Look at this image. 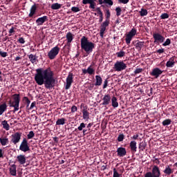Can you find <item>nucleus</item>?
Here are the masks:
<instances>
[{
  "label": "nucleus",
  "instance_id": "f257e3e1",
  "mask_svg": "<svg viewBox=\"0 0 177 177\" xmlns=\"http://www.w3.org/2000/svg\"><path fill=\"white\" fill-rule=\"evenodd\" d=\"M54 75L55 73L50 67L46 69L39 68L36 69L35 81L37 85H44L46 89H52L56 84V79H55Z\"/></svg>",
  "mask_w": 177,
  "mask_h": 177
},
{
  "label": "nucleus",
  "instance_id": "f03ea898",
  "mask_svg": "<svg viewBox=\"0 0 177 177\" xmlns=\"http://www.w3.org/2000/svg\"><path fill=\"white\" fill-rule=\"evenodd\" d=\"M82 50H84L86 52V55H91L92 52H93V49H95V44L92 41H89L88 37L83 36L80 40Z\"/></svg>",
  "mask_w": 177,
  "mask_h": 177
},
{
  "label": "nucleus",
  "instance_id": "7ed1b4c3",
  "mask_svg": "<svg viewBox=\"0 0 177 177\" xmlns=\"http://www.w3.org/2000/svg\"><path fill=\"white\" fill-rule=\"evenodd\" d=\"M12 100H10L8 104L10 107H14V113L19 111V106H20V94H13L12 95Z\"/></svg>",
  "mask_w": 177,
  "mask_h": 177
},
{
  "label": "nucleus",
  "instance_id": "20e7f679",
  "mask_svg": "<svg viewBox=\"0 0 177 177\" xmlns=\"http://www.w3.org/2000/svg\"><path fill=\"white\" fill-rule=\"evenodd\" d=\"M161 171L160 167L157 165H154L152 167L151 171H148L145 174V177H160Z\"/></svg>",
  "mask_w": 177,
  "mask_h": 177
},
{
  "label": "nucleus",
  "instance_id": "39448f33",
  "mask_svg": "<svg viewBox=\"0 0 177 177\" xmlns=\"http://www.w3.org/2000/svg\"><path fill=\"white\" fill-rule=\"evenodd\" d=\"M59 52H60V48L59 46H56L51 48V50L48 53V57L50 60H53L56 59V56L59 55Z\"/></svg>",
  "mask_w": 177,
  "mask_h": 177
},
{
  "label": "nucleus",
  "instance_id": "423d86ee",
  "mask_svg": "<svg viewBox=\"0 0 177 177\" xmlns=\"http://www.w3.org/2000/svg\"><path fill=\"white\" fill-rule=\"evenodd\" d=\"M19 150L23 151L24 153H27V151H30V144H28V141L27 138H24L19 146Z\"/></svg>",
  "mask_w": 177,
  "mask_h": 177
},
{
  "label": "nucleus",
  "instance_id": "0eeeda50",
  "mask_svg": "<svg viewBox=\"0 0 177 177\" xmlns=\"http://www.w3.org/2000/svg\"><path fill=\"white\" fill-rule=\"evenodd\" d=\"M115 71H123L127 68V64H124V61H117L113 67Z\"/></svg>",
  "mask_w": 177,
  "mask_h": 177
},
{
  "label": "nucleus",
  "instance_id": "6e6552de",
  "mask_svg": "<svg viewBox=\"0 0 177 177\" xmlns=\"http://www.w3.org/2000/svg\"><path fill=\"white\" fill-rule=\"evenodd\" d=\"M153 38L154 39L153 44H157V45H160V44H162L165 41V37L160 33H153Z\"/></svg>",
  "mask_w": 177,
  "mask_h": 177
},
{
  "label": "nucleus",
  "instance_id": "1a4fd4ad",
  "mask_svg": "<svg viewBox=\"0 0 177 177\" xmlns=\"http://www.w3.org/2000/svg\"><path fill=\"white\" fill-rule=\"evenodd\" d=\"M11 143L13 145H17L21 139V132H16L11 135Z\"/></svg>",
  "mask_w": 177,
  "mask_h": 177
},
{
  "label": "nucleus",
  "instance_id": "9d476101",
  "mask_svg": "<svg viewBox=\"0 0 177 177\" xmlns=\"http://www.w3.org/2000/svg\"><path fill=\"white\" fill-rule=\"evenodd\" d=\"M73 75H74L72 73H69L68 75L67 76L66 80V84L65 86L66 91H68V89L71 88V85H72L73 82H74Z\"/></svg>",
  "mask_w": 177,
  "mask_h": 177
},
{
  "label": "nucleus",
  "instance_id": "9b49d317",
  "mask_svg": "<svg viewBox=\"0 0 177 177\" xmlns=\"http://www.w3.org/2000/svg\"><path fill=\"white\" fill-rule=\"evenodd\" d=\"M110 21L105 20L100 26V35L101 38L104 37V32L106 31V27H109Z\"/></svg>",
  "mask_w": 177,
  "mask_h": 177
},
{
  "label": "nucleus",
  "instance_id": "f8f14e48",
  "mask_svg": "<svg viewBox=\"0 0 177 177\" xmlns=\"http://www.w3.org/2000/svg\"><path fill=\"white\" fill-rule=\"evenodd\" d=\"M164 73V71L160 69V68H154L150 73V75L154 78H158Z\"/></svg>",
  "mask_w": 177,
  "mask_h": 177
},
{
  "label": "nucleus",
  "instance_id": "ddd939ff",
  "mask_svg": "<svg viewBox=\"0 0 177 177\" xmlns=\"http://www.w3.org/2000/svg\"><path fill=\"white\" fill-rule=\"evenodd\" d=\"M101 99L102 100V106H109L111 103V96L109 94H105L101 97Z\"/></svg>",
  "mask_w": 177,
  "mask_h": 177
},
{
  "label": "nucleus",
  "instance_id": "4468645a",
  "mask_svg": "<svg viewBox=\"0 0 177 177\" xmlns=\"http://www.w3.org/2000/svg\"><path fill=\"white\" fill-rule=\"evenodd\" d=\"M84 106L82 111V113L83 114V120H86V121H88V120H89V112L88 111V106H85L84 104H82L81 106Z\"/></svg>",
  "mask_w": 177,
  "mask_h": 177
},
{
  "label": "nucleus",
  "instance_id": "2eb2a0df",
  "mask_svg": "<svg viewBox=\"0 0 177 177\" xmlns=\"http://www.w3.org/2000/svg\"><path fill=\"white\" fill-rule=\"evenodd\" d=\"M96 1L95 0H82V3L84 5H88L89 3V9H95V6H96Z\"/></svg>",
  "mask_w": 177,
  "mask_h": 177
},
{
  "label": "nucleus",
  "instance_id": "dca6fc26",
  "mask_svg": "<svg viewBox=\"0 0 177 177\" xmlns=\"http://www.w3.org/2000/svg\"><path fill=\"white\" fill-rule=\"evenodd\" d=\"M116 151L119 157H125L127 156V149L124 147L118 148Z\"/></svg>",
  "mask_w": 177,
  "mask_h": 177
},
{
  "label": "nucleus",
  "instance_id": "f3484780",
  "mask_svg": "<svg viewBox=\"0 0 177 177\" xmlns=\"http://www.w3.org/2000/svg\"><path fill=\"white\" fill-rule=\"evenodd\" d=\"M175 56L171 57L169 61L167 62L166 63V67H167V68H172V67H174V66H175Z\"/></svg>",
  "mask_w": 177,
  "mask_h": 177
},
{
  "label": "nucleus",
  "instance_id": "a211bd4d",
  "mask_svg": "<svg viewBox=\"0 0 177 177\" xmlns=\"http://www.w3.org/2000/svg\"><path fill=\"white\" fill-rule=\"evenodd\" d=\"M137 143L136 141L132 140L129 143V147L131 149V151L132 153H136L138 151V147L136 146Z\"/></svg>",
  "mask_w": 177,
  "mask_h": 177
},
{
  "label": "nucleus",
  "instance_id": "6ab92c4d",
  "mask_svg": "<svg viewBox=\"0 0 177 177\" xmlns=\"http://www.w3.org/2000/svg\"><path fill=\"white\" fill-rule=\"evenodd\" d=\"M45 21H48V17L47 16H44L38 18L36 20V24L37 26H42Z\"/></svg>",
  "mask_w": 177,
  "mask_h": 177
},
{
  "label": "nucleus",
  "instance_id": "aec40b11",
  "mask_svg": "<svg viewBox=\"0 0 177 177\" xmlns=\"http://www.w3.org/2000/svg\"><path fill=\"white\" fill-rule=\"evenodd\" d=\"M26 160L27 159L26 158V156L24 155L21 154L17 156V161H18L21 165H24Z\"/></svg>",
  "mask_w": 177,
  "mask_h": 177
},
{
  "label": "nucleus",
  "instance_id": "412c9836",
  "mask_svg": "<svg viewBox=\"0 0 177 177\" xmlns=\"http://www.w3.org/2000/svg\"><path fill=\"white\" fill-rule=\"evenodd\" d=\"M28 57L30 60V62L32 63V64H37V62H38V57H37V55H28Z\"/></svg>",
  "mask_w": 177,
  "mask_h": 177
},
{
  "label": "nucleus",
  "instance_id": "4be33fe9",
  "mask_svg": "<svg viewBox=\"0 0 177 177\" xmlns=\"http://www.w3.org/2000/svg\"><path fill=\"white\" fill-rule=\"evenodd\" d=\"M83 74H89L90 75H92L95 73V70L92 68V66L88 67L87 69H82Z\"/></svg>",
  "mask_w": 177,
  "mask_h": 177
},
{
  "label": "nucleus",
  "instance_id": "5701e85b",
  "mask_svg": "<svg viewBox=\"0 0 177 177\" xmlns=\"http://www.w3.org/2000/svg\"><path fill=\"white\" fill-rule=\"evenodd\" d=\"M35 13H37V4H34L31 6L28 17H34Z\"/></svg>",
  "mask_w": 177,
  "mask_h": 177
},
{
  "label": "nucleus",
  "instance_id": "b1692460",
  "mask_svg": "<svg viewBox=\"0 0 177 177\" xmlns=\"http://www.w3.org/2000/svg\"><path fill=\"white\" fill-rule=\"evenodd\" d=\"M98 2L100 5H103V3L108 5V6H113L114 5L113 0H98Z\"/></svg>",
  "mask_w": 177,
  "mask_h": 177
},
{
  "label": "nucleus",
  "instance_id": "393cba45",
  "mask_svg": "<svg viewBox=\"0 0 177 177\" xmlns=\"http://www.w3.org/2000/svg\"><path fill=\"white\" fill-rule=\"evenodd\" d=\"M66 39H67V45L70 46L71 42H73V39H74V37L73 36V33L71 32H69L66 34Z\"/></svg>",
  "mask_w": 177,
  "mask_h": 177
},
{
  "label": "nucleus",
  "instance_id": "a878e982",
  "mask_svg": "<svg viewBox=\"0 0 177 177\" xmlns=\"http://www.w3.org/2000/svg\"><path fill=\"white\" fill-rule=\"evenodd\" d=\"M163 173L167 175V176H169V175H171V174H174V170L172 169H171V167H169V165H167L165 167V170L163 171Z\"/></svg>",
  "mask_w": 177,
  "mask_h": 177
},
{
  "label": "nucleus",
  "instance_id": "bb28decb",
  "mask_svg": "<svg viewBox=\"0 0 177 177\" xmlns=\"http://www.w3.org/2000/svg\"><path fill=\"white\" fill-rule=\"evenodd\" d=\"M145 46V41H138L135 44L136 49L138 51L140 52L142 50V48Z\"/></svg>",
  "mask_w": 177,
  "mask_h": 177
},
{
  "label": "nucleus",
  "instance_id": "cd10ccee",
  "mask_svg": "<svg viewBox=\"0 0 177 177\" xmlns=\"http://www.w3.org/2000/svg\"><path fill=\"white\" fill-rule=\"evenodd\" d=\"M103 84V79H102V77L100 75H96L95 76V86H100Z\"/></svg>",
  "mask_w": 177,
  "mask_h": 177
},
{
  "label": "nucleus",
  "instance_id": "c85d7f7f",
  "mask_svg": "<svg viewBox=\"0 0 177 177\" xmlns=\"http://www.w3.org/2000/svg\"><path fill=\"white\" fill-rule=\"evenodd\" d=\"M8 109V105H6V103H3L0 105V115H2L5 111H6Z\"/></svg>",
  "mask_w": 177,
  "mask_h": 177
},
{
  "label": "nucleus",
  "instance_id": "c756f323",
  "mask_svg": "<svg viewBox=\"0 0 177 177\" xmlns=\"http://www.w3.org/2000/svg\"><path fill=\"white\" fill-rule=\"evenodd\" d=\"M147 147V142H140L138 145L140 151H144L146 149Z\"/></svg>",
  "mask_w": 177,
  "mask_h": 177
},
{
  "label": "nucleus",
  "instance_id": "7c9ffc66",
  "mask_svg": "<svg viewBox=\"0 0 177 177\" xmlns=\"http://www.w3.org/2000/svg\"><path fill=\"white\" fill-rule=\"evenodd\" d=\"M16 165H12L11 167L10 168V174L12 175V176H16L17 171H16Z\"/></svg>",
  "mask_w": 177,
  "mask_h": 177
},
{
  "label": "nucleus",
  "instance_id": "2f4dec72",
  "mask_svg": "<svg viewBox=\"0 0 177 177\" xmlns=\"http://www.w3.org/2000/svg\"><path fill=\"white\" fill-rule=\"evenodd\" d=\"M111 100L112 103V107H114V109L118 107V102H117V97L115 96L112 97Z\"/></svg>",
  "mask_w": 177,
  "mask_h": 177
},
{
  "label": "nucleus",
  "instance_id": "473e14b6",
  "mask_svg": "<svg viewBox=\"0 0 177 177\" xmlns=\"http://www.w3.org/2000/svg\"><path fill=\"white\" fill-rule=\"evenodd\" d=\"M0 143L1 146H6L9 143V138H0Z\"/></svg>",
  "mask_w": 177,
  "mask_h": 177
},
{
  "label": "nucleus",
  "instance_id": "72a5a7b5",
  "mask_svg": "<svg viewBox=\"0 0 177 177\" xmlns=\"http://www.w3.org/2000/svg\"><path fill=\"white\" fill-rule=\"evenodd\" d=\"M1 125L3 126V129H6V131H9L10 129V126L8 123V121L3 120L1 122Z\"/></svg>",
  "mask_w": 177,
  "mask_h": 177
},
{
  "label": "nucleus",
  "instance_id": "f704fd0d",
  "mask_svg": "<svg viewBox=\"0 0 177 177\" xmlns=\"http://www.w3.org/2000/svg\"><path fill=\"white\" fill-rule=\"evenodd\" d=\"M62 8V4L59 3H55L51 5V9L53 10H57V9H60Z\"/></svg>",
  "mask_w": 177,
  "mask_h": 177
},
{
  "label": "nucleus",
  "instance_id": "c9c22d12",
  "mask_svg": "<svg viewBox=\"0 0 177 177\" xmlns=\"http://www.w3.org/2000/svg\"><path fill=\"white\" fill-rule=\"evenodd\" d=\"M66 121H67V120L64 118H59L56 121V125H64V124H66Z\"/></svg>",
  "mask_w": 177,
  "mask_h": 177
},
{
  "label": "nucleus",
  "instance_id": "e433bc0d",
  "mask_svg": "<svg viewBox=\"0 0 177 177\" xmlns=\"http://www.w3.org/2000/svg\"><path fill=\"white\" fill-rule=\"evenodd\" d=\"M105 11H106V13H105L106 20L108 21H110V17H111V13L110 12V10L109 8H106Z\"/></svg>",
  "mask_w": 177,
  "mask_h": 177
},
{
  "label": "nucleus",
  "instance_id": "4c0bfd02",
  "mask_svg": "<svg viewBox=\"0 0 177 177\" xmlns=\"http://www.w3.org/2000/svg\"><path fill=\"white\" fill-rule=\"evenodd\" d=\"M171 122H172V120L171 119H166L162 121V124L163 127H167L168 125H171Z\"/></svg>",
  "mask_w": 177,
  "mask_h": 177
},
{
  "label": "nucleus",
  "instance_id": "58836bf2",
  "mask_svg": "<svg viewBox=\"0 0 177 177\" xmlns=\"http://www.w3.org/2000/svg\"><path fill=\"white\" fill-rule=\"evenodd\" d=\"M86 127V124L82 122L80 126L77 127L78 131H82L84 128ZM77 129H75V131L77 132Z\"/></svg>",
  "mask_w": 177,
  "mask_h": 177
},
{
  "label": "nucleus",
  "instance_id": "ea45409f",
  "mask_svg": "<svg viewBox=\"0 0 177 177\" xmlns=\"http://www.w3.org/2000/svg\"><path fill=\"white\" fill-rule=\"evenodd\" d=\"M147 10L145 8H141V10L140 11V15L142 17H143L144 16H147Z\"/></svg>",
  "mask_w": 177,
  "mask_h": 177
},
{
  "label": "nucleus",
  "instance_id": "a19ab883",
  "mask_svg": "<svg viewBox=\"0 0 177 177\" xmlns=\"http://www.w3.org/2000/svg\"><path fill=\"white\" fill-rule=\"evenodd\" d=\"M132 36L129 35L128 34L126 35V44L127 45H129V44H131V41H132Z\"/></svg>",
  "mask_w": 177,
  "mask_h": 177
},
{
  "label": "nucleus",
  "instance_id": "79ce46f5",
  "mask_svg": "<svg viewBox=\"0 0 177 177\" xmlns=\"http://www.w3.org/2000/svg\"><path fill=\"white\" fill-rule=\"evenodd\" d=\"M127 35H130L131 37L133 38V37H135V35H136V29L132 28L131 30V31H129Z\"/></svg>",
  "mask_w": 177,
  "mask_h": 177
},
{
  "label": "nucleus",
  "instance_id": "37998d69",
  "mask_svg": "<svg viewBox=\"0 0 177 177\" xmlns=\"http://www.w3.org/2000/svg\"><path fill=\"white\" fill-rule=\"evenodd\" d=\"M125 139V136L123 133H120L118 136V142H122Z\"/></svg>",
  "mask_w": 177,
  "mask_h": 177
},
{
  "label": "nucleus",
  "instance_id": "c03bdc74",
  "mask_svg": "<svg viewBox=\"0 0 177 177\" xmlns=\"http://www.w3.org/2000/svg\"><path fill=\"white\" fill-rule=\"evenodd\" d=\"M34 136H35V133H34V131H30L27 135L28 139H32Z\"/></svg>",
  "mask_w": 177,
  "mask_h": 177
},
{
  "label": "nucleus",
  "instance_id": "a18cd8bd",
  "mask_svg": "<svg viewBox=\"0 0 177 177\" xmlns=\"http://www.w3.org/2000/svg\"><path fill=\"white\" fill-rule=\"evenodd\" d=\"M143 73V68H137L134 71V72H133V73L135 74V75H136L137 74H140V73Z\"/></svg>",
  "mask_w": 177,
  "mask_h": 177
},
{
  "label": "nucleus",
  "instance_id": "49530a36",
  "mask_svg": "<svg viewBox=\"0 0 177 177\" xmlns=\"http://www.w3.org/2000/svg\"><path fill=\"white\" fill-rule=\"evenodd\" d=\"M117 57H124L125 56V53L122 50L116 53Z\"/></svg>",
  "mask_w": 177,
  "mask_h": 177
},
{
  "label": "nucleus",
  "instance_id": "de8ad7c7",
  "mask_svg": "<svg viewBox=\"0 0 177 177\" xmlns=\"http://www.w3.org/2000/svg\"><path fill=\"white\" fill-rule=\"evenodd\" d=\"M115 12H116V16H118V17L119 16H121V12H122V10L120 7H117L115 8Z\"/></svg>",
  "mask_w": 177,
  "mask_h": 177
},
{
  "label": "nucleus",
  "instance_id": "09e8293b",
  "mask_svg": "<svg viewBox=\"0 0 177 177\" xmlns=\"http://www.w3.org/2000/svg\"><path fill=\"white\" fill-rule=\"evenodd\" d=\"M169 15H168V13H162L160 15V19H162V20H165V19H169Z\"/></svg>",
  "mask_w": 177,
  "mask_h": 177
},
{
  "label": "nucleus",
  "instance_id": "8fccbe9b",
  "mask_svg": "<svg viewBox=\"0 0 177 177\" xmlns=\"http://www.w3.org/2000/svg\"><path fill=\"white\" fill-rule=\"evenodd\" d=\"M23 100L27 104L26 107H28V106H30V103H31V101H30L28 97H24Z\"/></svg>",
  "mask_w": 177,
  "mask_h": 177
},
{
  "label": "nucleus",
  "instance_id": "3c124183",
  "mask_svg": "<svg viewBox=\"0 0 177 177\" xmlns=\"http://www.w3.org/2000/svg\"><path fill=\"white\" fill-rule=\"evenodd\" d=\"M171 45V39H167L166 41L162 44V46H168Z\"/></svg>",
  "mask_w": 177,
  "mask_h": 177
},
{
  "label": "nucleus",
  "instance_id": "603ef678",
  "mask_svg": "<svg viewBox=\"0 0 177 177\" xmlns=\"http://www.w3.org/2000/svg\"><path fill=\"white\" fill-rule=\"evenodd\" d=\"M95 12H97V14L99 16H102L103 15V12H102V10L99 7L95 9Z\"/></svg>",
  "mask_w": 177,
  "mask_h": 177
},
{
  "label": "nucleus",
  "instance_id": "864d4df0",
  "mask_svg": "<svg viewBox=\"0 0 177 177\" xmlns=\"http://www.w3.org/2000/svg\"><path fill=\"white\" fill-rule=\"evenodd\" d=\"M71 10L72 12H74V13H77V12H80V8L74 6L71 8Z\"/></svg>",
  "mask_w": 177,
  "mask_h": 177
},
{
  "label": "nucleus",
  "instance_id": "5fc2aeb1",
  "mask_svg": "<svg viewBox=\"0 0 177 177\" xmlns=\"http://www.w3.org/2000/svg\"><path fill=\"white\" fill-rule=\"evenodd\" d=\"M0 56H1V57H6V56H8V53L2 52V50L0 49Z\"/></svg>",
  "mask_w": 177,
  "mask_h": 177
},
{
  "label": "nucleus",
  "instance_id": "6e6d98bb",
  "mask_svg": "<svg viewBox=\"0 0 177 177\" xmlns=\"http://www.w3.org/2000/svg\"><path fill=\"white\" fill-rule=\"evenodd\" d=\"M108 84H109V80H107V79H106V80L104 81L103 89H106V88H107Z\"/></svg>",
  "mask_w": 177,
  "mask_h": 177
},
{
  "label": "nucleus",
  "instance_id": "4d7b16f0",
  "mask_svg": "<svg viewBox=\"0 0 177 177\" xmlns=\"http://www.w3.org/2000/svg\"><path fill=\"white\" fill-rule=\"evenodd\" d=\"M164 52H165L164 48H160V49L157 50L155 52V53H158L159 55H161L162 53H164Z\"/></svg>",
  "mask_w": 177,
  "mask_h": 177
},
{
  "label": "nucleus",
  "instance_id": "13d9d810",
  "mask_svg": "<svg viewBox=\"0 0 177 177\" xmlns=\"http://www.w3.org/2000/svg\"><path fill=\"white\" fill-rule=\"evenodd\" d=\"M119 3H123L124 5H127L129 0H118Z\"/></svg>",
  "mask_w": 177,
  "mask_h": 177
},
{
  "label": "nucleus",
  "instance_id": "bf43d9fd",
  "mask_svg": "<svg viewBox=\"0 0 177 177\" xmlns=\"http://www.w3.org/2000/svg\"><path fill=\"white\" fill-rule=\"evenodd\" d=\"M77 110H78V109L77 108V106L73 105L71 107V113H75V111H77Z\"/></svg>",
  "mask_w": 177,
  "mask_h": 177
},
{
  "label": "nucleus",
  "instance_id": "052dcab7",
  "mask_svg": "<svg viewBox=\"0 0 177 177\" xmlns=\"http://www.w3.org/2000/svg\"><path fill=\"white\" fill-rule=\"evenodd\" d=\"M82 131L83 136H85L86 135H88L89 133V132H88V131L89 130L86 129H84Z\"/></svg>",
  "mask_w": 177,
  "mask_h": 177
},
{
  "label": "nucleus",
  "instance_id": "680f3d73",
  "mask_svg": "<svg viewBox=\"0 0 177 177\" xmlns=\"http://www.w3.org/2000/svg\"><path fill=\"white\" fill-rule=\"evenodd\" d=\"M35 104H37L36 102H33L31 103L30 106L29 108L30 110H32L34 107H35Z\"/></svg>",
  "mask_w": 177,
  "mask_h": 177
},
{
  "label": "nucleus",
  "instance_id": "e2e57ef3",
  "mask_svg": "<svg viewBox=\"0 0 177 177\" xmlns=\"http://www.w3.org/2000/svg\"><path fill=\"white\" fill-rule=\"evenodd\" d=\"M18 42H19V44H26V41L23 37H20L18 40Z\"/></svg>",
  "mask_w": 177,
  "mask_h": 177
},
{
  "label": "nucleus",
  "instance_id": "0e129e2a",
  "mask_svg": "<svg viewBox=\"0 0 177 177\" xmlns=\"http://www.w3.org/2000/svg\"><path fill=\"white\" fill-rule=\"evenodd\" d=\"M138 138H139V134H136L133 137H131V139L133 140H138Z\"/></svg>",
  "mask_w": 177,
  "mask_h": 177
},
{
  "label": "nucleus",
  "instance_id": "69168bd1",
  "mask_svg": "<svg viewBox=\"0 0 177 177\" xmlns=\"http://www.w3.org/2000/svg\"><path fill=\"white\" fill-rule=\"evenodd\" d=\"M92 125H93V123H89V124L87 125L86 128H87V129H88V131H91V128H92Z\"/></svg>",
  "mask_w": 177,
  "mask_h": 177
},
{
  "label": "nucleus",
  "instance_id": "338daca9",
  "mask_svg": "<svg viewBox=\"0 0 177 177\" xmlns=\"http://www.w3.org/2000/svg\"><path fill=\"white\" fill-rule=\"evenodd\" d=\"M15 32V28L12 27L9 30V34H13Z\"/></svg>",
  "mask_w": 177,
  "mask_h": 177
},
{
  "label": "nucleus",
  "instance_id": "774afa93",
  "mask_svg": "<svg viewBox=\"0 0 177 177\" xmlns=\"http://www.w3.org/2000/svg\"><path fill=\"white\" fill-rule=\"evenodd\" d=\"M99 21H100V23H102V21H103V15H100Z\"/></svg>",
  "mask_w": 177,
  "mask_h": 177
}]
</instances>
